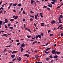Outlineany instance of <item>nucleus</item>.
I'll list each match as a JSON object with an SVG mask.
<instances>
[{
	"mask_svg": "<svg viewBox=\"0 0 63 63\" xmlns=\"http://www.w3.org/2000/svg\"><path fill=\"white\" fill-rule=\"evenodd\" d=\"M48 7H49L50 8H52V5H52V4H51L50 3H48Z\"/></svg>",
	"mask_w": 63,
	"mask_h": 63,
	"instance_id": "nucleus-1",
	"label": "nucleus"
},
{
	"mask_svg": "<svg viewBox=\"0 0 63 63\" xmlns=\"http://www.w3.org/2000/svg\"><path fill=\"white\" fill-rule=\"evenodd\" d=\"M56 22L54 20H53L52 22H51V24H54Z\"/></svg>",
	"mask_w": 63,
	"mask_h": 63,
	"instance_id": "nucleus-2",
	"label": "nucleus"
},
{
	"mask_svg": "<svg viewBox=\"0 0 63 63\" xmlns=\"http://www.w3.org/2000/svg\"><path fill=\"white\" fill-rule=\"evenodd\" d=\"M45 25L44 23H41V26H44Z\"/></svg>",
	"mask_w": 63,
	"mask_h": 63,
	"instance_id": "nucleus-3",
	"label": "nucleus"
},
{
	"mask_svg": "<svg viewBox=\"0 0 63 63\" xmlns=\"http://www.w3.org/2000/svg\"><path fill=\"white\" fill-rule=\"evenodd\" d=\"M55 52V50H52L51 51V52L52 54H54V53Z\"/></svg>",
	"mask_w": 63,
	"mask_h": 63,
	"instance_id": "nucleus-4",
	"label": "nucleus"
},
{
	"mask_svg": "<svg viewBox=\"0 0 63 63\" xmlns=\"http://www.w3.org/2000/svg\"><path fill=\"white\" fill-rule=\"evenodd\" d=\"M53 58L54 59H57L58 58V56L57 55L54 56L53 57Z\"/></svg>",
	"mask_w": 63,
	"mask_h": 63,
	"instance_id": "nucleus-5",
	"label": "nucleus"
},
{
	"mask_svg": "<svg viewBox=\"0 0 63 63\" xmlns=\"http://www.w3.org/2000/svg\"><path fill=\"white\" fill-rule=\"evenodd\" d=\"M21 46H22L23 47H25V44H24V43H23L21 44Z\"/></svg>",
	"mask_w": 63,
	"mask_h": 63,
	"instance_id": "nucleus-6",
	"label": "nucleus"
},
{
	"mask_svg": "<svg viewBox=\"0 0 63 63\" xmlns=\"http://www.w3.org/2000/svg\"><path fill=\"white\" fill-rule=\"evenodd\" d=\"M11 57H12V58L13 59L15 57V55H12L11 56Z\"/></svg>",
	"mask_w": 63,
	"mask_h": 63,
	"instance_id": "nucleus-7",
	"label": "nucleus"
},
{
	"mask_svg": "<svg viewBox=\"0 0 63 63\" xmlns=\"http://www.w3.org/2000/svg\"><path fill=\"white\" fill-rule=\"evenodd\" d=\"M27 38H31L32 37V36H29L28 35H27Z\"/></svg>",
	"mask_w": 63,
	"mask_h": 63,
	"instance_id": "nucleus-8",
	"label": "nucleus"
},
{
	"mask_svg": "<svg viewBox=\"0 0 63 63\" xmlns=\"http://www.w3.org/2000/svg\"><path fill=\"white\" fill-rule=\"evenodd\" d=\"M34 2L35 3V1L33 0H31V4H33Z\"/></svg>",
	"mask_w": 63,
	"mask_h": 63,
	"instance_id": "nucleus-9",
	"label": "nucleus"
},
{
	"mask_svg": "<svg viewBox=\"0 0 63 63\" xmlns=\"http://www.w3.org/2000/svg\"><path fill=\"white\" fill-rule=\"evenodd\" d=\"M45 52L46 54H48V53H49L50 52L49 51H48V52L45 51Z\"/></svg>",
	"mask_w": 63,
	"mask_h": 63,
	"instance_id": "nucleus-10",
	"label": "nucleus"
},
{
	"mask_svg": "<svg viewBox=\"0 0 63 63\" xmlns=\"http://www.w3.org/2000/svg\"><path fill=\"white\" fill-rule=\"evenodd\" d=\"M18 18V16H15L14 19H17Z\"/></svg>",
	"mask_w": 63,
	"mask_h": 63,
	"instance_id": "nucleus-11",
	"label": "nucleus"
},
{
	"mask_svg": "<svg viewBox=\"0 0 63 63\" xmlns=\"http://www.w3.org/2000/svg\"><path fill=\"white\" fill-rule=\"evenodd\" d=\"M38 36L39 38H40V39H41V37H42L41 35L40 34H38Z\"/></svg>",
	"mask_w": 63,
	"mask_h": 63,
	"instance_id": "nucleus-12",
	"label": "nucleus"
},
{
	"mask_svg": "<svg viewBox=\"0 0 63 63\" xmlns=\"http://www.w3.org/2000/svg\"><path fill=\"white\" fill-rule=\"evenodd\" d=\"M6 35H7L6 34H3L1 35V36L2 37L5 36H6Z\"/></svg>",
	"mask_w": 63,
	"mask_h": 63,
	"instance_id": "nucleus-13",
	"label": "nucleus"
},
{
	"mask_svg": "<svg viewBox=\"0 0 63 63\" xmlns=\"http://www.w3.org/2000/svg\"><path fill=\"white\" fill-rule=\"evenodd\" d=\"M50 48H48L46 49V51H48V50H50Z\"/></svg>",
	"mask_w": 63,
	"mask_h": 63,
	"instance_id": "nucleus-14",
	"label": "nucleus"
},
{
	"mask_svg": "<svg viewBox=\"0 0 63 63\" xmlns=\"http://www.w3.org/2000/svg\"><path fill=\"white\" fill-rule=\"evenodd\" d=\"M35 58H36V59H38L39 57V56L37 55V56L36 55L35 56Z\"/></svg>",
	"mask_w": 63,
	"mask_h": 63,
	"instance_id": "nucleus-15",
	"label": "nucleus"
},
{
	"mask_svg": "<svg viewBox=\"0 0 63 63\" xmlns=\"http://www.w3.org/2000/svg\"><path fill=\"white\" fill-rule=\"evenodd\" d=\"M17 5V3H15L13 4V6H16Z\"/></svg>",
	"mask_w": 63,
	"mask_h": 63,
	"instance_id": "nucleus-16",
	"label": "nucleus"
},
{
	"mask_svg": "<svg viewBox=\"0 0 63 63\" xmlns=\"http://www.w3.org/2000/svg\"><path fill=\"white\" fill-rule=\"evenodd\" d=\"M23 50H24V49H23V48H22L21 49V52H22L23 51Z\"/></svg>",
	"mask_w": 63,
	"mask_h": 63,
	"instance_id": "nucleus-17",
	"label": "nucleus"
},
{
	"mask_svg": "<svg viewBox=\"0 0 63 63\" xmlns=\"http://www.w3.org/2000/svg\"><path fill=\"white\" fill-rule=\"evenodd\" d=\"M18 6L19 7H20V6H21V3L18 4Z\"/></svg>",
	"mask_w": 63,
	"mask_h": 63,
	"instance_id": "nucleus-18",
	"label": "nucleus"
},
{
	"mask_svg": "<svg viewBox=\"0 0 63 63\" xmlns=\"http://www.w3.org/2000/svg\"><path fill=\"white\" fill-rule=\"evenodd\" d=\"M53 56H52V55H50L49 56V57H50V58L52 59V58H53Z\"/></svg>",
	"mask_w": 63,
	"mask_h": 63,
	"instance_id": "nucleus-19",
	"label": "nucleus"
},
{
	"mask_svg": "<svg viewBox=\"0 0 63 63\" xmlns=\"http://www.w3.org/2000/svg\"><path fill=\"white\" fill-rule=\"evenodd\" d=\"M14 21V19H11L10 20V21Z\"/></svg>",
	"mask_w": 63,
	"mask_h": 63,
	"instance_id": "nucleus-20",
	"label": "nucleus"
},
{
	"mask_svg": "<svg viewBox=\"0 0 63 63\" xmlns=\"http://www.w3.org/2000/svg\"><path fill=\"white\" fill-rule=\"evenodd\" d=\"M47 10H48V11H50V9L49 8H48V7L47 8Z\"/></svg>",
	"mask_w": 63,
	"mask_h": 63,
	"instance_id": "nucleus-21",
	"label": "nucleus"
},
{
	"mask_svg": "<svg viewBox=\"0 0 63 63\" xmlns=\"http://www.w3.org/2000/svg\"><path fill=\"white\" fill-rule=\"evenodd\" d=\"M60 17L61 18H63V15H60Z\"/></svg>",
	"mask_w": 63,
	"mask_h": 63,
	"instance_id": "nucleus-22",
	"label": "nucleus"
},
{
	"mask_svg": "<svg viewBox=\"0 0 63 63\" xmlns=\"http://www.w3.org/2000/svg\"><path fill=\"white\" fill-rule=\"evenodd\" d=\"M30 16L31 17H32V18H34V16H32V15H30Z\"/></svg>",
	"mask_w": 63,
	"mask_h": 63,
	"instance_id": "nucleus-23",
	"label": "nucleus"
},
{
	"mask_svg": "<svg viewBox=\"0 0 63 63\" xmlns=\"http://www.w3.org/2000/svg\"><path fill=\"white\" fill-rule=\"evenodd\" d=\"M19 57V61H20L21 60V58H20V57Z\"/></svg>",
	"mask_w": 63,
	"mask_h": 63,
	"instance_id": "nucleus-24",
	"label": "nucleus"
},
{
	"mask_svg": "<svg viewBox=\"0 0 63 63\" xmlns=\"http://www.w3.org/2000/svg\"><path fill=\"white\" fill-rule=\"evenodd\" d=\"M47 8V6H45L44 7H43V8L44 9V8Z\"/></svg>",
	"mask_w": 63,
	"mask_h": 63,
	"instance_id": "nucleus-25",
	"label": "nucleus"
},
{
	"mask_svg": "<svg viewBox=\"0 0 63 63\" xmlns=\"http://www.w3.org/2000/svg\"><path fill=\"white\" fill-rule=\"evenodd\" d=\"M20 43V42L18 43L17 44V46H19Z\"/></svg>",
	"mask_w": 63,
	"mask_h": 63,
	"instance_id": "nucleus-26",
	"label": "nucleus"
},
{
	"mask_svg": "<svg viewBox=\"0 0 63 63\" xmlns=\"http://www.w3.org/2000/svg\"><path fill=\"white\" fill-rule=\"evenodd\" d=\"M11 24H12L11 23H9L8 25V26L9 27V26H11Z\"/></svg>",
	"mask_w": 63,
	"mask_h": 63,
	"instance_id": "nucleus-27",
	"label": "nucleus"
},
{
	"mask_svg": "<svg viewBox=\"0 0 63 63\" xmlns=\"http://www.w3.org/2000/svg\"><path fill=\"white\" fill-rule=\"evenodd\" d=\"M5 21H6L7 22H8V19H5Z\"/></svg>",
	"mask_w": 63,
	"mask_h": 63,
	"instance_id": "nucleus-28",
	"label": "nucleus"
},
{
	"mask_svg": "<svg viewBox=\"0 0 63 63\" xmlns=\"http://www.w3.org/2000/svg\"><path fill=\"white\" fill-rule=\"evenodd\" d=\"M37 43V41H35V42H32V44H35V43Z\"/></svg>",
	"mask_w": 63,
	"mask_h": 63,
	"instance_id": "nucleus-29",
	"label": "nucleus"
},
{
	"mask_svg": "<svg viewBox=\"0 0 63 63\" xmlns=\"http://www.w3.org/2000/svg\"><path fill=\"white\" fill-rule=\"evenodd\" d=\"M2 23H3V21H0V24H2Z\"/></svg>",
	"mask_w": 63,
	"mask_h": 63,
	"instance_id": "nucleus-30",
	"label": "nucleus"
},
{
	"mask_svg": "<svg viewBox=\"0 0 63 63\" xmlns=\"http://www.w3.org/2000/svg\"><path fill=\"white\" fill-rule=\"evenodd\" d=\"M61 7V6H58L57 8V9H59V8H60Z\"/></svg>",
	"mask_w": 63,
	"mask_h": 63,
	"instance_id": "nucleus-31",
	"label": "nucleus"
},
{
	"mask_svg": "<svg viewBox=\"0 0 63 63\" xmlns=\"http://www.w3.org/2000/svg\"><path fill=\"white\" fill-rule=\"evenodd\" d=\"M14 51V53H16V52H18V51Z\"/></svg>",
	"mask_w": 63,
	"mask_h": 63,
	"instance_id": "nucleus-32",
	"label": "nucleus"
},
{
	"mask_svg": "<svg viewBox=\"0 0 63 63\" xmlns=\"http://www.w3.org/2000/svg\"><path fill=\"white\" fill-rule=\"evenodd\" d=\"M35 37H35L36 39H37V38H38V35H36Z\"/></svg>",
	"mask_w": 63,
	"mask_h": 63,
	"instance_id": "nucleus-33",
	"label": "nucleus"
},
{
	"mask_svg": "<svg viewBox=\"0 0 63 63\" xmlns=\"http://www.w3.org/2000/svg\"><path fill=\"white\" fill-rule=\"evenodd\" d=\"M27 55H28V54H25L24 56H27Z\"/></svg>",
	"mask_w": 63,
	"mask_h": 63,
	"instance_id": "nucleus-34",
	"label": "nucleus"
},
{
	"mask_svg": "<svg viewBox=\"0 0 63 63\" xmlns=\"http://www.w3.org/2000/svg\"><path fill=\"white\" fill-rule=\"evenodd\" d=\"M30 21H33V19L32 18L30 19Z\"/></svg>",
	"mask_w": 63,
	"mask_h": 63,
	"instance_id": "nucleus-35",
	"label": "nucleus"
},
{
	"mask_svg": "<svg viewBox=\"0 0 63 63\" xmlns=\"http://www.w3.org/2000/svg\"><path fill=\"white\" fill-rule=\"evenodd\" d=\"M40 35H41V36H43L44 35V33H41L40 34Z\"/></svg>",
	"mask_w": 63,
	"mask_h": 63,
	"instance_id": "nucleus-36",
	"label": "nucleus"
},
{
	"mask_svg": "<svg viewBox=\"0 0 63 63\" xmlns=\"http://www.w3.org/2000/svg\"><path fill=\"white\" fill-rule=\"evenodd\" d=\"M57 54H60V52H57Z\"/></svg>",
	"mask_w": 63,
	"mask_h": 63,
	"instance_id": "nucleus-37",
	"label": "nucleus"
},
{
	"mask_svg": "<svg viewBox=\"0 0 63 63\" xmlns=\"http://www.w3.org/2000/svg\"><path fill=\"white\" fill-rule=\"evenodd\" d=\"M53 35V34H50V36H52Z\"/></svg>",
	"mask_w": 63,
	"mask_h": 63,
	"instance_id": "nucleus-38",
	"label": "nucleus"
},
{
	"mask_svg": "<svg viewBox=\"0 0 63 63\" xmlns=\"http://www.w3.org/2000/svg\"><path fill=\"white\" fill-rule=\"evenodd\" d=\"M49 58H46V60L47 61H48V60H49Z\"/></svg>",
	"mask_w": 63,
	"mask_h": 63,
	"instance_id": "nucleus-39",
	"label": "nucleus"
},
{
	"mask_svg": "<svg viewBox=\"0 0 63 63\" xmlns=\"http://www.w3.org/2000/svg\"><path fill=\"white\" fill-rule=\"evenodd\" d=\"M51 3H52V4H54V3L53 1L51 2Z\"/></svg>",
	"mask_w": 63,
	"mask_h": 63,
	"instance_id": "nucleus-40",
	"label": "nucleus"
},
{
	"mask_svg": "<svg viewBox=\"0 0 63 63\" xmlns=\"http://www.w3.org/2000/svg\"><path fill=\"white\" fill-rule=\"evenodd\" d=\"M16 59H13V60L12 61L13 62H14V61H15V60H16Z\"/></svg>",
	"mask_w": 63,
	"mask_h": 63,
	"instance_id": "nucleus-41",
	"label": "nucleus"
},
{
	"mask_svg": "<svg viewBox=\"0 0 63 63\" xmlns=\"http://www.w3.org/2000/svg\"><path fill=\"white\" fill-rule=\"evenodd\" d=\"M9 29H13V27H9Z\"/></svg>",
	"mask_w": 63,
	"mask_h": 63,
	"instance_id": "nucleus-42",
	"label": "nucleus"
},
{
	"mask_svg": "<svg viewBox=\"0 0 63 63\" xmlns=\"http://www.w3.org/2000/svg\"><path fill=\"white\" fill-rule=\"evenodd\" d=\"M61 37H63V33H61Z\"/></svg>",
	"mask_w": 63,
	"mask_h": 63,
	"instance_id": "nucleus-43",
	"label": "nucleus"
},
{
	"mask_svg": "<svg viewBox=\"0 0 63 63\" xmlns=\"http://www.w3.org/2000/svg\"><path fill=\"white\" fill-rule=\"evenodd\" d=\"M30 13H31V14L33 13H34V12H33V11H31L30 12Z\"/></svg>",
	"mask_w": 63,
	"mask_h": 63,
	"instance_id": "nucleus-44",
	"label": "nucleus"
},
{
	"mask_svg": "<svg viewBox=\"0 0 63 63\" xmlns=\"http://www.w3.org/2000/svg\"><path fill=\"white\" fill-rule=\"evenodd\" d=\"M23 13L24 14H25V12L24 11H23Z\"/></svg>",
	"mask_w": 63,
	"mask_h": 63,
	"instance_id": "nucleus-45",
	"label": "nucleus"
},
{
	"mask_svg": "<svg viewBox=\"0 0 63 63\" xmlns=\"http://www.w3.org/2000/svg\"><path fill=\"white\" fill-rule=\"evenodd\" d=\"M12 3H11L10 4L9 6H10V7H11V6H12Z\"/></svg>",
	"mask_w": 63,
	"mask_h": 63,
	"instance_id": "nucleus-46",
	"label": "nucleus"
},
{
	"mask_svg": "<svg viewBox=\"0 0 63 63\" xmlns=\"http://www.w3.org/2000/svg\"><path fill=\"white\" fill-rule=\"evenodd\" d=\"M25 20V18H23V21H24Z\"/></svg>",
	"mask_w": 63,
	"mask_h": 63,
	"instance_id": "nucleus-47",
	"label": "nucleus"
},
{
	"mask_svg": "<svg viewBox=\"0 0 63 63\" xmlns=\"http://www.w3.org/2000/svg\"><path fill=\"white\" fill-rule=\"evenodd\" d=\"M59 23H62V22L61 21H59Z\"/></svg>",
	"mask_w": 63,
	"mask_h": 63,
	"instance_id": "nucleus-48",
	"label": "nucleus"
},
{
	"mask_svg": "<svg viewBox=\"0 0 63 63\" xmlns=\"http://www.w3.org/2000/svg\"><path fill=\"white\" fill-rule=\"evenodd\" d=\"M11 52H12V50H10L9 52V53H11Z\"/></svg>",
	"mask_w": 63,
	"mask_h": 63,
	"instance_id": "nucleus-49",
	"label": "nucleus"
},
{
	"mask_svg": "<svg viewBox=\"0 0 63 63\" xmlns=\"http://www.w3.org/2000/svg\"><path fill=\"white\" fill-rule=\"evenodd\" d=\"M2 12H3L2 10H1V11H0V14H1V13H2Z\"/></svg>",
	"mask_w": 63,
	"mask_h": 63,
	"instance_id": "nucleus-50",
	"label": "nucleus"
},
{
	"mask_svg": "<svg viewBox=\"0 0 63 63\" xmlns=\"http://www.w3.org/2000/svg\"><path fill=\"white\" fill-rule=\"evenodd\" d=\"M3 2V1H2L1 2H0V5L2 3V2Z\"/></svg>",
	"mask_w": 63,
	"mask_h": 63,
	"instance_id": "nucleus-51",
	"label": "nucleus"
},
{
	"mask_svg": "<svg viewBox=\"0 0 63 63\" xmlns=\"http://www.w3.org/2000/svg\"><path fill=\"white\" fill-rule=\"evenodd\" d=\"M51 31L50 30H49L48 31V33H49L50 32V31Z\"/></svg>",
	"mask_w": 63,
	"mask_h": 63,
	"instance_id": "nucleus-52",
	"label": "nucleus"
},
{
	"mask_svg": "<svg viewBox=\"0 0 63 63\" xmlns=\"http://www.w3.org/2000/svg\"><path fill=\"white\" fill-rule=\"evenodd\" d=\"M5 28H8V27L7 26H6V25H5Z\"/></svg>",
	"mask_w": 63,
	"mask_h": 63,
	"instance_id": "nucleus-53",
	"label": "nucleus"
},
{
	"mask_svg": "<svg viewBox=\"0 0 63 63\" xmlns=\"http://www.w3.org/2000/svg\"><path fill=\"white\" fill-rule=\"evenodd\" d=\"M5 24V22H3L2 24L3 25H4V24Z\"/></svg>",
	"mask_w": 63,
	"mask_h": 63,
	"instance_id": "nucleus-54",
	"label": "nucleus"
},
{
	"mask_svg": "<svg viewBox=\"0 0 63 63\" xmlns=\"http://www.w3.org/2000/svg\"><path fill=\"white\" fill-rule=\"evenodd\" d=\"M23 10V8H21V11H22V10Z\"/></svg>",
	"mask_w": 63,
	"mask_h": 63,
	"instance_id": "nucleus-55",
	"label": "nucleus"
},
{
	"mask_svg": "<svg viewBox=\"0 0 63 63\" xmlns=\"http://www.w3.org/2000/svg\"><path fill=\"white\" fill-rule=\"evenodd\" d=\"M10 8H11V6H9L8 7V9H10Z\"/></svg>",
	"mask_w": 63,
	"mask_h": 63,
	"instance_id": "nucleus-56",
	"label": "nucleus"
},
{
	"mask_svg": "<svg viewBox=\"0 0 63 63\" xmlns=\"http://www.w3.org/2000/svg\"><path fill=\"white\" fill-rule=\"evenodd\" d=\"M23 47V46H21L20 47V48H21H21H22V47Z\"/></svg>",
	"mask_w": 63,
	"mask_h": 63,
	"instance_id": "nucleus-57",
	"label": "nucleus"
},
{
	"mask_svg": "<svg viewBox=\"0 0 63 63\" xmlns=\"http://www.w3.org/2000/svg\"><path fill=\"white\" fill-rule=\"evenodd\" d=\"M21 11H20V12H19V13H18V14H21Z\"/></svg>",
	"mask_w": 63,
	"mask_h": 63,
	"instance_id": "nucleus-58",
	"label": "nucleus"
},
{
	"mask_svg": "<svg viewBox=\"0 0 63 63\" xmlns=\"http://www.w3.org/2000/svg\"><path fill=\"white\" fill-rule=\"evenodd\" d=\"M58 20L59 21H61V19H58Z\"/></svg>",
	"mask_w": 63,
	"mask_h": 63,
	"instance_id": "nucleus-59",
	"label": "nucleus"
},
{
	"mask_svg": "<svg viewBox=\"0 0 63 63\" xmlns=\"http://www.w3.org/2000/svg\"><path fill=\"white\" fill-rule=\"evenodd\" d=\"M36 31V30H35V29H34V30H33V32H35Z\"/></svg>",
	"mask_w": 63,
	"mask_h": 63,
	"instance_id": "nucleus-60",
	"label": "nucleus"
},
{
	"mask_svg": "<svg viewBox=\"0 0 63 63\" xmlns=\"http://www.w3.org/2000/svg\"><path fill=\"white\" fill-rule=\"evenodd\" d=\"M0 9H1L2 10H3V8L2 7H1L0 8Z\"/></svg>",
	"mask_w": 63,
	"mask_h": 63,
	"instance_id": "nucleus-61",
	"label": "nucleus"
},
{
	"mask_svg": "<svg viewBox=\"0 0 63 63\" xmlns=\"http://www.w3.org/2000/svg\"><path fill=\"white\" fill-rule=\"evenodd\" d=\"M0 32H1H1H2V33H3V32H4V31H1Z\"/></svg>",
	"mask_w": 63,
	"mask_h": 63,
	"instance_id": "nucleus-62",
	"label": "nucleus"
},
{
	"mask_svg": "<svg viewBox=\"0 0 63 63\" xmlns=\"http://www.w3.org/2000/svg\"><path fill=\"white\" fill-rule=\"evenodd\" d=\"M16 41L17 42H19V40H16Z\"/></svg>",
	"mask_w": 63,
	"mask_h": 63,
	"instance_id": "nucleus-63",
	"label": "nucleus"
},
{
	"mask_svg": "<svg viewBox=\"0 0 63 63\" xmlns=\"http://www.w3.org/2000/svg\"><path fill=\"white\" fill-rule=\"evenodd\" d=\"M35 63H40V62L38 61V62H36Z\"/></svg>",
	"mask_w": 63,
	"mask_h": 63,
	"instance_id": "nucleus-64",
	"label": "nucleus"
}]
</instances>
